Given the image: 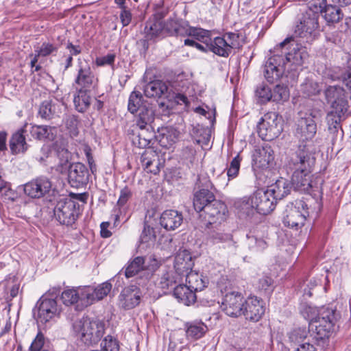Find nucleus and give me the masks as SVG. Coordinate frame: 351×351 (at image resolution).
I'll return each mask as SVG.
<instances>
[{"label":"nucleus","mask_w":351,"mask_h":351,"mask_svg":"<svg viewBox=\"0 0 351 351\" xmlns=\"http://www.w3.org/2000/svg\"><path fill=\"white\" fill-rule=\"evenodd\" d=\"M273 53L263 67V75L271 84L280 80L285 73L287 64H290L295 67L301 66L307 57L306 50L298 47L292 37L287 38L275 47Z\"/></svg>","instance_id":"1"},{"label":"nucleus","mask_w":351,"mask_h":351,"mask_svg":"<svg viewBox=\"0 0 351 351\" xmlns=\"http://www.w3.org/2000/svg\"><path fill=\"white\" fill-rule=\"evenodd\" d=\"M315 163V158L306 145H300L291 154L286 164L288 173H292L291 184L295 191L301 193H309L310 191H319L320 183L313 182L311 172Z\"/></svg>","instance_id":"2"},{"label":"nucleus","mask_w":351,"mask_h":351,"mask_svg":"<svg viewBox=\"0 0 351 351\" xmlns=\"http://www.w3.org/2000/svg\"><path fill=\"white\" fill-rule=\"evenodd\" d=\"M87 195L70 193L69 197L58 199L53 208V215L60 224L71 226L81 214V207L86 204Z\"/></svg>","instance_id":"3"},{"label":"nucleus","mask_w":351,"mask_h":351,"mask_svg":"<svg viewBox=\"0 0 351 351\" xmlns=\"http://www.w3.org/2000/svg\"><path fill=\"white\" fill-rule=\"evenodd\" d=\"M73 328L82 342L86 346H93L97 344L104 336L105 325L99 320L83 317L74 322Z\"/></svg>","instance_id":"4"},{"label":"nucleus","mask_w":351,"mask_h":351,"mask_svg":"<svg viewBox=\"0 0 351 351\" xmlns=\"http://www.w3.org/2000/svg\"><path fill=\"white\" fill-rule=\"evenodd\" d=\"M319 14L318 12L307 9L298 15L295 22L293 36L303 42L310 43L319 34Z\"/></svg>","instance_id":"5"},{"label":"nucleus","mask_w":351,"mask_h":351,"mask_svg":"<svg viewBox=\"0 0 351 351\" xmlns=\"http://www.w3.org/2000/svg\"><path fill=\"white\" fill-rule=\"evenodd\" d=\"M282 117L275 112L264 114L257 124L258 136L265 141L276 138L283 130Z\"/></svg>","instance_id":"6"},{"label":"nucleus","mask_w":351,"mask_h":351,"mask_svg":"<svg viewBox=\"0 0 351 351\" xmlns=\"http://www.w3.org/2000/svg\"><path fill=\"white\" fill-rule=\"evenodd\" d=\"M160 266V261L151 256L148 258L137 256L130 261L125 268V276L132 278L136 275L149 279Z\"/></svg>","instance_id":"7"},{"label":"nucleus","mask_w":351,"mask_h":351,"mask_svg":"<svg viewBox=\"0 0 351 351\" xmlns=\"http://www.w3.org/2000/svg\"><path fill=\"white\" fill-rule=\"evenodd\" d=\"M336 320L335 310L322 306L319 309L317 316L312 322H308V327L311 330L315 328L317 339H324L328 337L330 332L332 330Z\"/></svg>","instance_id":"8"},{"label":"nucleus","mask_w":351,"mask_h":351,"mask_svg":"<svg viewBox=\"0 0 351 351\" xmlns=\"http://www.w3.org/2000/svg\"><path fill=\"white\" fill-rule=\"evenodd\" d=\"M308 215L307 204L303 200H296L294 204L287 206L283 223L287 227L298 229L304 225Z\"/></svg>","instance_id":"9"},{"label":"nucleus","mask_w":351,"mask_h":351,"mask_svg":"<svg viewBox=\"0 0 351 351\" xmlns=\"http://www.w3.org/2000/svg\"><path fill=\"white\" fill-rule=\"evenodd\" d=\"M60 311L61 308L55 299L43 296L37 302L34 315L38 322L45 324L59 315Z\"/></svg>","instance_id":"10"},{"label":"nucleus","mask_w":351,"mask_h":351,"mask_svg":"<svg viewBox=\"0 0 351 351\" xmlns=\"http://www.w3.org/2000/svg\"><path fill=\"white\" fill-rule=\"evenodd\" d=\"M97 79L90 64L85 60L78 59L77 74L73 85L76 88L92 90L97 84Z\"/></svg>","instance_id":"11"},{"label":"nucleus","mask_w":351,"mask_h":351,"mask_svg":"<svg viewBox=\"0 0 351 351\" xmlns=\"http://www.w3.org/2000/svg\"><path fill=\"white\" fill-rule=\"evenodd\" d=\"M245 300L238 291H229L222 298L221 308L230 317H239L243 313Z\"/></svg>","instance_id":"12"},{"label":"nucleus","mask_w":351,"mask_h":351,"mask_svg":"<svg viewBox=\"0 0 351 351\" xmlns=\"http://www.w3.org/2000/svg\"><path fill=\"white\" fill-rule=\"evenodd\" d=\"M51 180L46 176H38L23 184L24 193L30 198L39 199L49 194L51 190Z\"/></svg>","instance_id":"13"},{"label":"nucleus","mask_w":351,"mask_h":351,"mask_svg":"<svg viewBox=\"0 0 351 351\" xmlns=\"http://www.w3.org/2000/svg\"><path fill=\"white\" fill-rule=\"evenodd\" d=\"M92 293L93 291L86 287L67 289L62 293L61 299L66 306L80 302L82 306H88L91 304Z\"/></svg>","instance_id":"14"},{"label":"nucleus","mask_w":351,"mask_h":351,"mask_svg":"<svg viewBox=\"0 0 351 351\" xmlns=\"http://www.w3.org/2000/svg\"><path fill=\"white\" fill-rule=\"evenodd\" d=\"M325 98L332 109H338V112L348 111V101L346 97V91L339 85L328 86L324 90Z\"/></svg>","instance_id":"15"},{"label":"nucleus","mask_w":351,"mask_h":351,"mask_svg":"<svg viewBox=\"0 0 351 351\" xmlns=\"http://www.w3.org/2000/svg\"><path fill=\"white\" fill-rule=\"evenodd\" d=\"M142 296V291L138 287H125L119 295V306L124 310L132 309L140 304Z\"/></svg>","instance_id":"16"},{"label":"nucleus","mask_w":351,"mask_h":351,"mask_svg":"<svg viewBox=\"0 0 351 351\" xmlns=\"http://www.w3.org/2000/svg\"><path fill=\"white\" fill-rule=\"evenodd\" d=\"M274 152L267 143L256 149L252 155V167L256 169L269 168L274 162Z\"/></svg>","instance_id":"17"},{"label":"nucleus","mask_w":351,"mask_h":351,"mask_svg":"<svg viewBox=\"0 0 351 351\" xmlns=\"http://www.w3.org/2000/svg\"><path fill=\"white\" fill-rule=\"evenodd\" d=\"M271 193L268 190H258L252 195V202L255 204L256 213L261 215H267L270 213L276 206V200L272 197Z\"/></svg>","instance_id":"18"},{"label":"nucleus","mask_w":351,"mask_h":351,"mask_svg":"<svg viewBox=\"0 0 351 351\" xmlns=\"http://www.w3.org/2000/svg\"><path fill=\"white\" fill-rule=\"evenodd\" d=\"M194 263L189 251L179 250L177 252L173 263V271L182 279L192 271Z\"/></svg>","instance_id":"19"},{"label":"nucleus","mask_w":351,"mask_h":351,"mask_svg":"<svg viewBox=\"0 0 351 351\" xmlns=\"http://www.w3.org/2000/svg\"><path fill=\"white\" fill-rule=\"evenodd\" d=\"M265 308L263 300L257 297H250L245 300L243 315L246 319L256 322L264 315Z\"/></svg>","instance_id":"20"},{"label":"nucleus","mask_w":351,"mask_h":351,"mask_svg":"<svg viewBox=\"0 0 351 351\" xmlns=\"http://www.w3.org/2000/svg\"><path fill=\"white\" fill-rule=\"evenodd\" d=\"M88 178L89 172L84 164L76 162L70 165L68 179L72 187L79 188L86 185Z\"/></svg>","instance_id":"21"},{"label":"nucleus","mask_w":351,"mask_h":351,"mask_svg":"<svg viewBox=\"0 0 351 351\" xmlns=\"http://www.w3.org/2000/svg\"><path fill=\"white\" fill-rule=\"evenodd\" d=\"M202 212L205 214V217H208L210 223H221L226 219L228 210L223 202L215 198Z\"/></svg>","instance_id":"22"},{"label":"nucleus","mask_w":351,"mask_h":351,"mask_svg":"<svg viewBox=\"0 0 351 351\" xmlns=\"http://www.w3.org/2000/svg\"><path fill=\"white\" fill-rule=\"evenodd\" d=\"M182 279L180 278L173 269H162L156 282V286L160 289L163 293H168L169 291L173 289L180 283Z\"/></svg>","instance_id":"23"},{"label":"nucleus","mask_w":351,"mask_h":351,"mask_svg":"<svg viewBox=\"0 0 351 351\" xmlns=\"http://www.w3.org/2000/svg\"><path fill=\"white\" fill-rule=\"evenodd\" d=\"M144 170L154 175L160 172V162L158 154L153 150H145L141 156Z\"/></svg>","instance_id":"24"},{"label":"nucleus","mask_w":351,"mask_h":351,"mask_svg":"<svg viewBox=\"0 0 351 351\" xmlns=\"http://www.w3.org/2000/svg\"><path fill=\"white\" fill-rule=\"evenodd\" d=\"M183 221L181 213L175 210H165L160 219V223L167 230H173L180 227Z\"/></svg>","instance_id":"25"},{"label":"nucleus","mask_w":351,"mask_h":351,"mask_svg":"<svg viewBox=\"0 0 351 351\" xmlns=\"http://www.w3.org/2000/svg\"><path fill=\"white\" fill-rule=\"evenodd\" d=\"M139 112L135 118L136 125L141 130H146L147 133L149 130H152V123L155 119V112L150 106H144L138 110Z\"/></svg>","instance_id":"26"},{"label":"nucleus","mask_w":351,"mask_h":351,"mask_svg":"<svg viewBox=\"0 0 351 351\" xmlns=\"http://www.w3.org/2000/svg\"><path fill=\"white\" fill-rule=\"evenodd\" d=\"M188 22L178 19H170L164 22L165 36H186Z\"/></svg>","instance_id":"27"},{"label":"nucleus","mask_w":351,"mask_h":351,"mask_svg":"<svg viewBox=\"0 0 351 351\" xmlns=\"http://www.w3.org/2000/svg\"><path fill=\"white\" fill-rule=\"evenodd\" d=\"M230 46L228 45L227 40L221 36H217L213 39L210 38L209 41L206 43L208 51L224 58H227L230 54Z\"/></svg>","instance_id":"28"},{"label":"nucleus","mask_w":351,"mask_h":351,"mask_svg":"<svg viewBox=\"0 0 351 351\" xmlns=\"http://www.w3.org/2000/svg\"><path fill=\"white\" fill-rule=\"evenodd\" d=\"M145 33L147 39L152 40L165 36L164 21L162 18L156 16L147 21Z\"/></svg>","instance_id":"29"},{"label":"nucleus","mask_w":351,"mask_h":351,"mask_svg":"<svg viewBox=\"0 0 351 351\" xmlns=\"http://www.w3.org/2000/svg\"><path fill=\"white\" fill-rule=\"evenodd\" d=\"M168 90L167 84L162 80H154L147 83L143 88L144 95L149 98H160Z\"/></svg>","instance_id":"30"},{"label":"nucleus","mask_w":351,"mask_h":351,"mask_svg":"<svg viewBox=\"0 0 351 351\" xmlns=\"http://www.w3.org/2000/svg\"><path fill=\"white\" fill-rule=\"evenodd\" d=\"M173 295L187 306L193 304L197 298L195 293L186 284L177 285L173 290Z\"/></svg>","instance_id":"31"},{"label":"nucleus","mask_w":351,"mask_h":351,"mask_svg":"<svg viewBox=\"0 0 351 351\" xmlns=\"http://www.w3.org/2000/svg\"><path fill=\"white\" fill-rule=\"evenodd\" d=\"M215 195L211 191L207 189L197 191L193 195V206L197 212L202 210L215 200Z\"/></svg>","instance_id":"32"},{"label":"nucleus","mask_w":351,"mask_h":351,"mask_svg":"<svg viewBox=\"0 0 351 351\" xmlns=\"http://www.w3.org/2000/svg\"><path fill=\"white\" fill-rule=\"evenodd\" d=\"M298 130L300 132L302 140H311L316 134L317 125L311 117L302 118L299 121Z\"/></svg>","instance_id":"33"},{"label":"nucleus","mask_w":351,"mask_h":351,"mask_svg":"<svg viewBox=\"0 0 351 351\" xmlns=\"http://www.w3.org/2000/svg\"><path fill=\"white\" fill-rule=\"evenodd\" d=\"M24 130L21 129L12 134L9 141V146L12 154H19L25 152L28 149L25 137L23 134Z\"/></svg>","instance_id":"34"},{"label":"nucleus","mask_w":351,"mask_h":351,"mask_svg":"<svg viewBox=\"0 0 351 351\" xmlns=\"http://www.w3.org/2000/svg\"><path fill=\"white\" fill-rule=\"evenodd\" d=\"M186 335L189 339H199L207 332V326L201 321L188 322L185 325Z\"/></svg>","instance_id":"35"},{"label":"nucleus","mask_w":351,"mask_h":351,"mask_svg":"<svg viewBox=\"0 0 351 351\" xmlns=\"http://www.w3.org/2000/svg\"><path fill=\"white\" fill-rule=\"evenodd\" d=\"M77 89V93L74 96L73 102L75 109L80 112H85L90 105V93L91 90Z\"/></svg>","instance_id":"36"},{"label":"nucleus","mask_w":351,"mask_h":351,"mask_svg":"<svg viewBox=\"0 0 351 351\" xmlns=\"http://www.w3.org/2000/svg\"><path fill=\"white\" fill-rule=\"evenodd\" d=\"M186 277V285L195 292L201 291L208 284V280L202 274L191 271Z\"/></svg>","instance_id":"37"},{"label":"nucleus","mask_w":351,"mask_h":351,"mask_svg":"<svg viewBox=\"0 0 351 351\" xmlns=\"http://www.w3.org/2000/svg\"><path fill=\"white\" fill-rule=\"evenodd\" d=\"M271 193L272 197L275 198L276 203L282 199L290 193L291 186L289 183L284 179L278 180L274 184L267 189Z\"/></svg>","instance_id":"38"},{"label":"nucleus","mask_w":351,"mask_h":351,"mask_svg":"<svg viewBox=\"0 0 351 351\" xmlns=\"http://www.w3.org/2000/svg\"><path fill=\"white\" fill-rule=\"evenodd\" d=\"M252 202V197L250 196L244 197L235 203V207L241 216L251 217L256 213L255 204L251 203Z\"/></svg>","instance_id":"39"},{"label":"nucleus","mask_w":351,"mask_h":351,"mask_svg":"<svg viewBox=\"0 0 351 351\" xmlns=\"http://www.w3.org/2000/svg\"><path fill=\"white\" fill-rule=\"evenodd\" d=\"M158 138L161 146L167 147L173 145L178 137V132L173 128H165L159 130Z\"/></svg>","instance_id":"40"},{"label":"nucleus","mask_w":351,"mask_h":351,"mask_svg":"<svg viewBox=\"0 0 351 351\" xmlns=\"http://www.w3.org/2000/svg\"><path fill=\"white\" fill-rule=\"evenodd\" d=\"M191 136L198 145H207L210 138V131L208 128L197 124L193 126Z\"/></svg>","instance_id":"41"},{"label":"nucleus","mask_w":351,"mask_h":351,"mask_svg":"<svg viewBox=\"0 0 351 351\" xmlns=\"http://www.w3.org/2000/svg\"><path fill=\"white\" fill-rule=\"evenodd\" d=\"M246 244L249 250L252 252H261L267 247L265 239L255 232H250L247 234Z\"/></svg>","instance_id":"42"},{"label":"nucleus","mask_w":351,"mask_h":351,"mask_svg":"<svg viewBox=\"0 0 351 351\" xmlns=\"http://www.w3.org/2000/svg\"><path fill=\"white\" fill-rule=\"evenodd\" d=\"M321 13L328 25L338 23L343 16L341 9L333 5H326Z\"/></svg>","instance_id":"43"},{"label":"nucleus","mask_w":351,"mask_h":351,"mask_svg":"<svg viewBox=\"0 0 351 351\" xmlns=\"http://www.w3.org/2000/svg\"><path fill=\"white\" fill-rule=\"evenodd\" d=\"M54 128L47 125H31L29 133L32 136L38 140L53 139V134L52 131Z\"/></svg>","instance_id":"44"},{"label":"nucleus","mask_w":351,"mask_h":351,"mask_svg":"<svg viewBox=\"0 0 351 351\" xmlns=\"http://www.w3.org/2000/svg\"><path fill=\"white\" fill-rule=\"evenodd\" d=\"M347 111H343L342 112H338V109H332L326 115V121L328 127V130L330 132L335 133L337 132L338 128L341 127L340 123L341 117L343 116Z\"/></svg>","instance_id":"45"},{"label":"nucleus","mask_w":351,"mask_h":351,"mask_svg":"<svg viewBox=\"0 0 351 351\" xmlns=\"http://www.w3.org/2000/svg\"><path fill=\"white\" fill-rule=\"evenodd\" d=\"M207 240L213 244L228 243L230 245L232 242V237L230 234L221 231L210 230L208 234Z\"/></svg>","instance_id":"46"},{"label":"nucleus","mask_w":351,"mask_h":351,"mask_svg":"<svg viewBox=\"0 0 351 351\" xmlns=\"http://www.w3.org/2000/svg\"><path fill=\"white\" fill-rule=\"evenodd\" d=\"M186 36L193 37L195 39L206 45L208 41H209V38H210V33L208 30H206L202 28L191 27L188 24Z\"/></svg>","instance_id":"47"},{"label":"nucleus","mask_w":351,"mask_h":351,"mask_svg":"<svg viewBox=\"0 0 351 351\" xmlns=\"http://www.w3.org/2000/svg\"><path fill=\"white\" fill-rule=\"evenodd\" d=\"M86 288H89L93 291L90 298L92 304L95 301L102 300L106 297L111 291L112 285L108 282H105L97 286L95 289L90 287H86Z\"/></svg>","instance_id":"48"},{"label":"nucleus","mask_w":351,"mask_h":351,"mask_svg":"<svg viewBox=\"0 0 351 351\" xmlns=\"http://www.w3.org/2000/svg\"><path fill=\"white\" fill-rule=\"evenodd\" d=\"M322 88L319 84L313 80L306 78L300 85V92L306 97L319 94Z\"/></svg>","instance_id":"49"},{"label":"nucleus","mask_w":351,"mask_h":351,"mask_svg":"<svg viewBox=\"0 0 351 351\" xmlns=\"http://www.w3.org/2000/svg\"><path fill=\"white\" fill-rule=\"evenodd\" d=\"M56 114V105L51 100L43 101L39 107L38 115L43 119H51Z\"/></svg>","instance_id":"50"},{"label":"nucleus","mask_w":351,"mask_h":351,"mask_svg":"<svg viewBox=\"0 0 351 351\" xmlns=\"http://www.w3.org/2000/svg\"><path fill=\"white\" fill-rule=\"evenodd\" d=\"M156 240V234L155 229L145 223L140 237V242L146 244V247H149L154 245Z\"/></svg>","instance_id":"51"},{"label":"nucleus","mask_w":351,"mask_h":351,"mask_svg":"<svg viewBox=\"0 0 351 351\" xmlns=\"http://www.w3.org/2000/svg\"><path fill=\"white\" fill-rule=\"evenodd\" d=\"M143 96L138 91H132L129 97L128 109L130 112L134 114L137 112L140 108L143 107L142 103Z\"/></svg>","instance_id":"52"},{"label":"nucleus","mask_w":351,"mask_h":351,"mask_svg":"<svg viewBox=\"0 0 351 351\" xmlns=\"http://www.w3.org/2000/svg\"><path fill=\"white\" fill-rule=\"evenodd\" d=\"M271 101L276 103L286 101L289 98V90L285 85L277 84L271 90Z\"/></svg>","instance_id":"53"},{"label":"nucleus","mask_w":351,"mask_h":351,"mask_svg":"<svg viewBox=\"0 0 351 351\" xmlns=\"http://www.w3.org/2000/svg\"><path fill=\"white\" fill-rule=\"evenodd\" d=\"M309 330L306 327H299L291 330L289 334V339L291 343L294 344H301L307 337Z\"/></svg>","instance_id":"54"},{"label":"nucleus","mask_w":351,"mask_h":351,"mask_svg":"<svg viewBox=\"0 0 351 351\" xmlns=\"http://www.w3.org/2000/svg\"><path fill=\"white\" fill-rule=\"evenodd\" d=\"M21 286V280L16 276H10L5 279V287L10 291V297L14 298L17 296Z\"/></svg>","instance_id":"55"},{"label":"nucleus","mask_w":351,"mask_h":351,"mask_svg":"<svg viewBox=\"0 0 351 351\" xmlns=\"http://www.w3.org/2000/svg\"><path fill=\"white\" fill-rule=\"evenodd\" d=\"M256 96L260 103L265 104L271 101L272 94L271 89L266 84H260L256 90Z\"/></svg>","instance_id":"56"},{"label":"nucleus","mask_w":351,"mask_h":351,"mask_svg":"<svg viewBox=\"0 0 351 351\" xmlns=\"http://www.w3.org/2000/svg\"><path fill=\"white\" fill-rule=\"evenodd\" d=\"M241 162V158L239 154H237L231 160L229 166L227 167V176L229 180L234 179L238 176L240 165Z\"/></svg>","instance_id":"57"},{"label":"nucleus","mask_w":351,"mask_h":351,"mask_svg":"<svg viewBox=\"0 0 351 351\" xmlns=\"http://www.w3.org/2000/svg\"><path fill=\"white\" fill-rule=\"evenodd\" d=\"M319 310L307 304H302L300 307V312L304 319L309 322H313L317 316Z\"/></svg>","instance_id":"58"},{"label":"nucleus","mask_w":351,"mask_h":351,"mask_svg":"<svg viewBox=\"0 0 351 351\" xmlns=\"http://www.w3.org/2000/svg\"><path fill=\"white\" fill-rule=\"evenodd\" d=\"M101 346L104 351H119V341L111 335H107L103 339Z\"/></svg>","instance_id":"59"},{"label":"nucleus","mask_w":351,"mask_h":351,"mask_svg":"<svg viewBox=\"0 0 351 351\" xmlns=\"http://www.w3.org/2000/svg\"><path fill=\"white\" fill-rule=\"evenodd\" d=\"M64 123L71 135L76 136L78 134V125L80 123L78 117L73 114L67 115L64 118Z\"/></svg>","instance_id":"60"},{"label":"nucleus","mask_w":351,"mask_h":351,"mask_svg":"<svg viewBox=\"0 0 351 351\" xmlns=\"http://www.w3.org/2000/svg\"><path fill=\"white\" fill-rule=\"evenodd\" d=\"M213 188V184L211 182L209 176L206 173H200L198 176L197 180L195 184V189L208 190L210 191Z\"/></svg>","instance_id":"61"},{"label":"nucleus","mask_w":351,"mask_h":351,"mask_svg":"<svg viewBox=\"0 0 351 351\" xmlns=\"http://www.w3.org/2000/svg\"><path fill=\"white\" fill-rule=\"evenodd\" d=\"M145 132L142 130V133H139L136 135H134L132 138L133 144L139 148H146L149 145L151 133L144 134Z\"/></svg>","instance_id":"62"},{"label":"nucleus","mask_w":351,"mask_h":351,"mask_svg":"<svg viewBox=\"0 0 351 351\" xmlns=\"http://www.w3.org/2000/svg\"><path fill=\"white\" fill-rule=\"evenodd\" d=\"M58 47L57 45L50 43H43L38 49L35 50L37 53V56L47 57L53 53L58 51Z\"/></svg>","instance_id":"63"},{"label":"nucleus","mask_w":351,"mask_h":351,"mask_svg":"<svg viewBox=\"0 0 351 351\" xmlns=\"http://www.w3.org/2000/svg\"><path fill=\"white\" fill-rule=\"evenodd\" d=\"M45 344V337L41 332H38L35 339L31 343L29 350V351H43Z\"/></svg>","instance_id":"64"}]
</instances>
